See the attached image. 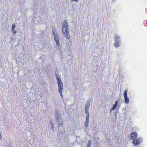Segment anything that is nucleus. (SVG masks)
Wrapping results in <instances>:
<instances>
[{
  "label": "nucleus",
  "instance_id": "1",
  "mask_svg": "<svg viewBox=\"0 0 147 147\" xmlns=\"http://www.w3.org/2000/svg\"><path fill=\"white\" fill-rule=\"evenodd\" d=\"M54 115L55 116V119L58 125V127L59 128L63 125V123L61 115L59 113V111L58 110L56 109L55 110L54 113Z\"/></svg>",
  "mask_w": 147,
  "mask_h": 147
},
{
  "label": "nucleus",
  "instance_id": "2",
  "mask_svg": "<svg viewBox=\"0 0 147 147\" xmlns=\"http://www.w3.org/2000/svg\"><path fill=\"white\" fill-rule=\"evenodd\" d=\"M68 24L65 20L62 23V31L65 36L67 39H69L70 36L69 34Z\"/></svg>",
  "mask_w": 147,
  "mask_h": 147
},
{
  "label": "nucleus",
  "instance_id": "3",
  "mask_svg": "<svg viewBox=\"0 0 147 147\" xmlns=\"http://www.w3.org/2000/svg\"><path fill=\"white\" fill-rule=\"evenodd\" d=\"M56 77L57 81L58 86V91L61 96H62V90L63 88V83L61 80L60 77L58 74L56 75Z\"/></svg>",
  "mask_w": 147,
  "mask_h": 147
},
{
  "label": "nucleus",
  "instance_id": "4",
  "mask_svg": "<svg viewBox=\"0 0 147 147\" xmlns=\"http://www.w3.org/2000/svg\"><path fill=\"white\" fill-rule=\"evenodd\" d=\"M115 42L114 44V46L115 47H118L121 43L120 40V37L117 34L115 35Z\"/></svg>",
  "mask_w": 147,
  "mask_h": 147
},
{
  "label": "nucleus",
  "instance_id": "5",
  "mask_svg": "<svg viewBox=\"0 0 147 147\" xmlns=\"http://www.w3.org/2000/svg\"><path fill=\"white\" fill-rule=\"evenodd\" d=\"M142 138H136L135 139L133 140L132 142L134 146H136L140 144L142 142Z\"/></svg>",
  "mask_w": 147,
  "mask_h": 147
},
{
  "label": "nucleus",
  "instance_id": "6",
  "mask_svg": "<svg viewBox=\"0 0 147 147\" xmlns=\"http://www.w3.org/2000/svg\"><path fill=\"white\" fill-rule=\"evenodd\" d=\"M127 90L126 89L123 93L125 102L127 104L129 103V98L127 96Z\"/></svg>",
  "mask_w": 147,
  "mask_h": 147
},
{
  "label": "nucleus",
  "instance_id": "7",
  "mask_svg": "<svg viewBox=\"0 0 147 147\" xmlns=\"http://www.w3.org/2000/svg\"><path fill=\"white\" fill-rule=\"evenodd\" d=\"M54 39L56 42L57 45L59 47L60 46V44L59 43V36L57 34H54Z\"/></svg>",
  "mask_w": 147,
  "mask_h": 147
},
{
  "label": "nucleus",
  "instance_id": "8",
  "mask_svg": "<svg viewBox=\"0 0 147 147\" xmlns=\"http://www.w3.org/2000/svg\"><path fill=\"white\" fill-rule=\"evenodd\" d=\"M138 136L136 132H134L131 134L130 139L134 140L136 139Z\"/></svg>",
  "mask_w": 147,
  "mask_h": 147
},
{
  "label": "nucleus",
  "instance_id": "9",
  "mask_svg": "<svg viewBox=\"0 0 147 147\" xmlns=\"http://www.w3.org/2000/svg\"><path fill=\"white\" fill-rule=\"evenodd\" d=\"M89 115H87L86 117V121L84 123V126L86 127H87L88 126L89 120Z\"/></svg>",
  "mask_w": 147,
  "mask_h": 147
},
{
  "label": "nucleus",
  "instance_id": "10",
  "mask_svg": "<svg viewBox=\"0 0 147 147\" xmlns=\"http://www.w3.org/2000/svg\"><path fill=\"white\" fill-rule=\"evenodd\" d=\"M90 101L89 100H88L87 101L85 105V107H86L87 108L89 107L90 105Z\"/></svg>",
  "mask_w": 147,
  "mask_h": 147
},
{
  "label": "nucleus",
  "instance_id": "11",
  "mask_svg": "<svg viewBox=\"0 0 147 147\" xmlns=\"http://www.w3.org/2000/svg\"><path fill=\"white\" fill-rule=\"evenodd\" d=\"M88 108H89V107L87 108L86 107H85V113L86 115H89V112L88 111Z\"/></svg>",
  "mask_w": 147,
  "mask_h": 147
},
{
  "label": "nucleus",
  "instance_id": "12",
  "mask_svg": "<svg viewBox=\"0 0 147 147\" xmlns=\"http://www.w3.org/2000/svg\"><path fill=\"white\" fill-rule=\"evenodd\" d=\"M92 142L91 141H89L87 144V147H90Z\"/></svg>",
  "mask_w": 147,
  "mask_h": 147
},
{
  "label": "nucleus",
  "instance_id": "13",
  "mask_svg": "<svg viewBox=\"0 0 147 147\" xmlns=\"http://www.w3.org/2000/svg\"><path fill=\"white\" fill-rule=\"evenodd\" d=\"M117 106V105L114 104L113 105L112 108L111 109V110H114L116 108V107Z\"/></svg>",
  "mask_w": 147,
  "mask_h": 147
},
{
  "label": "nucleus",
  "instance_id": "14",
  "mask_svg": "<svg viewBox=\"0 0 147 147\" xmlns=\"http://www.w3.org/2000/svg\"><path fill=\"white\" fill-rule=\"evenodd\" d=\"M16 27L15 24L13 23L12 25V31H13L14 30V29Z\"/></svg>",
  "mask_w": 147,
  "mask_h": 147
},
{
  "label": "nucleus",
  "instance_id": "15",
  "mask_svg": "<svg viewBox=\"0 0 147 147\" xmlns=\"http://www.w3.org/2000/svg\"><path fill=\"white\" fill-rule=\"evenodd\" d=\"M55 30H56V29L55 28H53L52 29V32H53V35H54V34H56V33H55Z\"/></svg>",
  "mask_w": 147,
  "mask_h": 147
},
{
  "label": "nucleus",
  "instance_id": "16",
  "mask_svg": "<svg viewBox=\"0 0 147 147\" xmlns=\"http://www.w3.org/2000/svg\"><path fill=\"white\" fill-rule=\"evenodd\" d=\"M51 123L52 129H53V130H54V126L53 124V123H52V122L51 121Z\"/></svg>",
  "mask_w": 147,
  "mask_h": 147
},
{
  "label": "nucleus",
  "instance_id": "17",
  "mask_svg": "<svg viewBox=\"0 0 147 147\" xmlns=\"http://www.w3.org/2000/svg\"><path fill=\"white\" fill-rule=\"evenodd\" d=\"M107 141L108 143H111V141H110V140H109V139H108Z\"/></svg>",
  "mask_w": 147,
  "mask_h": 147
},
{
  "label": "nucleus",
  "instance_id": "18",
  "mask_svg": "<svg viewBox=\"0 0 147 147\" xmlns=\"http://www.w3.org/2000/svg\"><path fill=\"white\" fill-rule=\"evenodd\" d=\"M78 0H71V1L72 2L73 1H75L76 2H78Z\"/></svg>",
  "mask_w": 147,
  "mask_h": 147
},
{
  "label": "nucleus",
  "instance_id": "19",
  "mask_svg": "<svg viewBox=\"0 0 147 147\" xmlns=\"http://www.w3.org/2000/svg\"><path fill=\"white\" fill-rule=\"evenodd\" d=\"M118 101L117 100H116V101L115 102V104L117 105V104H118Z\"/></svg>",
  "mask_w": 147,
  "mask_h": 147
},
{
  "label": "nucleus",
  "instance_id": "20",
  "mask_svg": "<svg viewBox=\"0 0 147 147\" xmlns=\"http://www.w3.org/2000/svg\"><path fill=\"white\" fill-rule=\"evenodd\" d=\"M2 137L1 136V133L0 132V139H1Z\"/></svg>",
  "mask_w": 147,
  "mask_h": 147
},
{
  "label": "nucleus",
  "instance_id": "21",
  "mask_svg": "<svg viewBox=\"0 0 147 147\" xmlns=\"http://www.w3.org/2000/svg\"><path fill=\"white\" fill-rule=\"evenodd\" d=\"M13 31V33L14 34H15L16 33V31Z\"/></svg>",
  "mask_w": 147,
  "mask_h": 147
},
{
  "label": "nucleus",
  "instance_id": "22",
  "mask_svg": "<svg viewBox=\"0 0 147 147\" xmlns=\"http://www.w3.org/2000/svg\"><path fill=\"white\" fill-rule=\"evenodd\" d=\"M76 85H77V84H78V82H76Z\"/></svg>",
  "mask_w": 147,
  "mask_h": 147
},
{
  "label": "nucleus",
  "instance_id": "23",
  "mask_svg": "<svg viewBox=\"0 0 147 147\" xmlns=\"http://www.w3.org/2000/svg\"><path fill=\"white\" fill-rule=\"evenodd\" d=\"M112 110H111V109L110 110V112L111 113V111H112Z\"/></svg>",
  "mask_w": 147,
  "mask_h": 147
},
{
  "label": "nucleus",
  "instance_id": "24",
  "mask_svg": "<svg viewBox=\"0 0 147 147\" xmlns=\"http://www.w3.org/2000/svg\"><path fill=\"white\" fill-rule=\"evenodd\" d=\"M74 84H75L74 81Z\"/></svg>",
  "mask_w": 147,
  "mask_h": 147
}]
</instances>
